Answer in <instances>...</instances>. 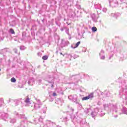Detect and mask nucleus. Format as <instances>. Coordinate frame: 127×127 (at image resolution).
<instances>
[{
    "label": "nucleus",
    "mask_w": 127,
    "mask_h": 127,
    "mask_svg": "<svg viewBox=\"0 0 127 127\" xmlns=\"http://www.w3.org/2000/svg\"><path fill=\"white\" fill-rule=\"evenodd\" d=\"M51 87L52 88H53V84H52Z\"/></svg>",
    "instance_id": "15"
},
{
    "label": "nucleus",
    "mask_w": 127,
    "mask_h": 127,
    "mask_svg": "<svg viewBox=\"0 0 127 127\" xmlns=\"http://www.w3.org/2000/svg\"><path fill=\"white\" fill-rule=\"evenodd\" d=\"M9 31L11 34H14L15 33L14 30H13L12 28L10 29Z\"/></svg>",
    "instance_id": "6"
},
{
    "label": "nucleus",
    "mask_w": 127,
    "mask_h": 127,
    "mask_svg": "<svg viewBox=\"0 0 127 127\" xmlns=\"http://www.w3.org/2000/svg\"><path fill=\"white\" fill-rule=\"evenodd\" d=\"M11 80H15V78L14 77H12Z\"/></svg>",
    "instance_id": "14"
},
{
    "label": "nucleus",
    "mask_w": 127,
    "mask_h": 127,
    "mask_svg": "<svg viewBox=\"0 0 127 127\" xmlns=\"http://www.w3.org/2000/svg\"><path fill=\"white\" fill-rule=\"evenodd\" d=\"M11 123H15V119H13L11 121Z\"/></svg>",
    "instance_id": "13"
},
{
    "label": "nucleus",
    "mask_w": 127,
    "mask_h": 127,
    "mask_svg": "<svg viewBox=\"0 0 127 127\" xmlns=\"http://www.w3.org/2000/svg\"><path fill=\"white\" fill-rule=\"evenodd\" d=\"M53 96H54V97H56V96H57V94H56V93H55V92H54Z\"/></svg>",
    "instance_id": "12"
},
{
    "label": "nucleus",
    "mask_w": 127,
    "mask_h": 127,
    "mask_svg": "<svg viewBox=\"0 0 127 127\" xmlns=\"http://www.w3.org/2000/svg\"><path fill=\"white\" fill-rule=\"evenodd\" d=\"M124 114H127V111H126L125 112H124Z\"/></svg>",
    "instance_id": "16"
},
{
    "label": "nucleus",
    "mask_w": 127,
    "mask_h": 127,
    "mask_svg": "<svg viewBox=\"0 0 127 127\" xmlns=\"http://www.w3.org/2000/svg\"><path fill=\"white\" fill-rule=\"evenodd\" d=\"M25 102H26V104H30V101H29V99L28 98L25 100Z\"/></svg>",
    "instance_id": "10"
},
{
    "label": "nucleus",
    "mask_w": 127,
    "mask_h": 127,
    "mask_svg": "<svg viewBox=\"0 0 127 127\" xmlns=\"http://www.w3.org/2000/svg\"><path fill=\"white\" fill-rule=\"evenodd\" d=\"M69 100H72V101H77V95H71L68 96Z\"/></svg>",
    "instance_id": "2"
},
{
    "label": "nucleus",
    "mask_w": 127,
    "mask_h": 127,
    "mask_svg": "<svg viewBox=\"0 0 127 127\" xmlns=\"http://www.w3.org/2000/svg\"><path fill=\"white\" fill-rule=\"evenodd\" d=\"M81 43V42L79 41L76 44H75V46L74 47V48H77V47H78V46H79V45H80V44Z\"/></svg>",
    "instance_id": "9"
},
{
    "label": "nucleus",
    "mask_w": 127,
    "mask_h": 127,
    "mask_svg": "<svg viewBox=\"0 0 127 127\" xmlns=\"http://www.w3.org/2000/svg\"><path fill=\"white\" fill-rule=\"evenodd\" d=\"M93 97V94H90L88 96L82 98V101H86V100H89V99H92Z\"/></svg>",
    "instance_id": "1"
},
{
    "label": "nucleus",
    "mask_w": 127,
    "mask_h": 127,
    "mask_svg": "<svg viewBox=\"0 0 127 127\" xmlns=\"http://www.w3.org/2000/svg\"><path fill=\"white\" fill-rule=\"evenodd\" d=\"M91 30L93 32H96V31H97V27H92Z\"/></svg>",
    "instance_id": "7"
},
{
    "label": "nucleus",
    "mask_w": 127,
    "mask_h": 127,
    "mask_svg": "<svg viewBox=\"0 0 127 127\" xmlns=\"http://www.w3.org/2000/svg\"><path fill=\"white\" fill-rule=\"evenodd\" d=\"M11 82L12 83H15L16 82V80H11Z\"/></svg>",
    "instance_id": "11"
},
{
    "label": "nucleus",
    "mask_w": 127,
    "mask_h": 127,
    "mask_svg": "<svg viewBox=\"0 0 127 127\" xmlns=\"http://www.w3.org/2000/svg\"><path fill=\"white\" fill-rule=\"evenodd\" d=\"M60 54L61 55H63L62 53H61Z\"/></svg>",
    "instance_id": "17"
},
{
    "label": "nucleus",
    "mask_w": 127,
    "mask_h": 127,
    "mask_svg": "<svg viewBox=\"0 0 127 127\" xmlns=\"http://www.w3.org/2000/svg\"><path fill=\"white\" fill-rule=\"evenodd\" d=\"M126 111H127V109H126Z\"/></svg>",
    "instance_id": "18"
},
{
    "label": "nucleus",
    "mask_w": 127,
    "mask_h": 127,
    "mask_svg": "<svg viewBox=\"0 0 127 127\" xmlns=\"http://www.w3.org/2000/svg\"><path fill=\"white\" fill-rule=\"evenodd\" d=\"M43 60H47L48 59V56H44L42 57Z\"/></svg>",
    "instance_id": "8"
},
{
    "label": "nucleus",
    "mask_w": 127,
    "mask_h": 127,
    "mask_svg": "<svg viewBox=\"0 0 127 127\" xmlns=\"http://www.w3.org/2000/svg\"><path fill=\"white\" fill-rule=\"evenodd\" d=\"M98 113V109H95L94 111L91 113V116L92 118H94L95 116H97V114Z\"/></svg>",
    "instance_id": "3"
},
{
    "label": "nucleus",
    "mask_w": 127,
    "mask_h": 127,
    "mask_svg": "<svg viewBox=\"0 0 127 127\" xmlns=\"http://www.w3.org/2000/svg\"><path fill=\"white\" fill-rule=\"evenodd\" d=\"M1 70V69H0V71Z\"/></svg>",
    "instance_id": "19"
},
{
    "label": "nucleus",
    "mask_w": 127,
    "mask_h": 127,
    "mask_svg": "<svg viewBox=\"0 0 127 127\" xmlns=\"http://www.w3.org/2000/svg\"><path fill=\"white\" fill-rule=\"evenodd\" d=\"M34 108L36 109V110H37V109H39L40 108V104L38 103L35 104Z\"/></svg>",
    "instance_id": "4"
},
{
    "label": "nucleus",
    "mask_w": 127,
    "mask_h": 127,
    "mask_svg": "<svg viewBox=\"0 0 127 127\" xmlns=\"http://www.w3.org/2000/svg\"><path fill=\"white\" fill-rule=\"evenodd\" d=\"M33 82L34 81L32 80H29L28 82V85H30V86H32V85H33Z\"/></svg>",
    "instance_id": "5"
}]
</instances>
